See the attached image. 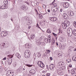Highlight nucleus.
Instances as JSON below:
<instances>
[{
  "label": "nucleus",
  "mask_w": 76,
  "mask_h": 76,
  "mask_svg": "<svg viewBox=\"0 0 76 76\" xmlns=\"http://www.w3.org/2000/svg\"><path fill=\"white\" fill-rule=\"evenodd\" d=\"M38 18H39V19H41L43 18V17H42V14H39L38 16Z\"/></svg>",
  "instance_id": "4be33fe9"
},
{
  "label": "nucleus",
  "mask_w": 76,
  "mask_h": 76,
  "mask_svg": "<svg viewBox=\"0 0 76 76\" xmlns=\"http://www.w3.org/2000/svg\"><path fill=\"white\" fill-rule=\"evenodd\" d=\"M54 6H55L54 7H57V5L56 4V3H55L53 4Z\"/></svg>",
  "instance_id": "49530a36"
},
{
  "label": "nucleus",
  "mask_w": 76,
  "mask_h": 76,
  "mask_svg": "<svg viewBox=\"0 0 76 76\" xmlns=\"http://www.w3.org/2000/svg\"><path fill=\"white\" fill-rule=\"evenodd\" d=\"M28 48H29L30 47H32V45L31 43H28Z\"/></svg>",
  "instance_id": "bb28decb"
},
{
  "label": "nucleus",
  "mask_w": 76,
  "mask_h": 76,
  "mask_svg": "<svg viewBox=\"0 0 76 76\" xmlns=\"http://www.w3.org/2000/svg\"><path fill=\"white\" fill-rule=\"evenodd\" d=\"M43 7L44 9H45V8H46V6L45 5H43Z\"/></svg>",
  "instance_id": "de8ad7c7"
},
{
  "label": "nucleus",
  "mask_w": 76,
  "mask_h": 76,
  "mask_svg": "<svg viewBox=\"0 0 76 76\" xmlns=\"http://www.w3.org/2000/svg\"><path fill=\"white\" fill-rule=\"evenodd\" d=\"M49 19L51 20V21H53L55 22L57 20V18H56L53 17H50L49 18Z\"/></svg>",
  "instance_id": "9b49d317"
},
{
  "label": "nucleus",
  "mask_w": 76,
  "mask_h": 76,
  "mask_svg": "<svg viewBox=\"0 0 76 76\" xmlns=\"http://www.w3.org/2000/svg\"><path fill=\"white\" fill-rule=\"evenodd\" d=\"M69 31L70 32H73V31H72V29L71 28H69L68 29V31Z\"/></svg>",
  "instance_id": "a878e982"
},
{
  "label": "nucleus",
  "mask_w": 76,
  "mask_h": 76,
  "mask_svg": "<svg viewBox=\"0 0 76 76\" xmlns=\"http://www.w3.org/2000/svg\"><path fill=\"white\" fill-rule=\"evenodd\" d=\"M9 47V44L8 43H3L0 44V48L1 49H3V48H7Z\"/></svg>",
  "instance_id": "f03ea898"
},
{
  "label": "nucleus",
  "mask_w": 76,
  "mask_h": 76,
  "mask_svg": "<svg viewBox=\"0 0 76 76\" xmlns=\"http://www.w3.org/2000/svg\"><path fill=\"white\" fill-rule=\"evenodd\" d=\"M57 10H58V7H54L53 10L54 12H56L57 11Z\"/></svg>",
  "instance_id": "f3484780"
},
{
  "label": "nucleus",
  "mask_w": 76,
  "mask_h": 76,
  "mask_svg": "<svg viewBox=\"0 0 76 76\" xmlns=\"http://www.w3.org/2000/svg\"><path fill=\"white\" fill-rule=\"evenodd\" d=\"M46 51L48 52V53H50V52H51V50H46Z\"/></svg>",
  "instance_id": "37998d69"
},
{
  "label": "nucleus",
  "mask_w": 76,
  "mask_h": 76,
  "mask_svg": "<svg viewBox=\"0 0 76 76\" xmlns=\"http://www.w3.org/2000/svg\"><path fill=\"white\" fill-rule=\"evenodd\" d=\"M18 58H20V54L18 53H17L15 55Z\"/></svg>",
  "instance_id": "6ab92c4d"
},
{
  "label": "nucleus",
  "mask_w": 76,
  "mask_h": 76,
  "mask_svg": "<svg viewBox=\"0 0 76 76\" xmlns=\"http://www.w3.org/2000/svg\"><path fill=\"white\" fill-rule=\"evenodd\" d=\"M37 64L40 67H42L43 69L44 68V64L42 62L40 61H38L37 62Z\"/></svg>",
  "instance_id": "423d86ee"
},
{
  "label": "nucleus",
  "mask_w": 76,
  "mask_h": 76,
  "mask_svg": "<svg viewBox=\"0 0 76 76\" xmlns=\"http://www.w3.org/2000/svg\"><path fill=\"white\" fill-rule=\"evenodd\" d=\"M6 60V57H5V58H4L3 59V60Z\"/></svg>",
  "instance_id": "bf43d9fd"
},
{
  "label": "nucleus",
  "mask_w": 76,
  "mask_h": 76,
  "mask_svg": "<svg viewBox=\"0 0 76 76\" xmlns=\"http://www.w3.org/2000/svg\"><path fill=\"white\" fill-rule=\"evenodd\" d=\"M58 31H59V33H60L61 31H60V29H58Z\"/></svg>",
  "instance_id": "774afa93"
},
{
  "label": "nucleus",
  "mask_w": 76,
  "mask_h": 76,
  "mask_svg": "<svg viewBox=\"0 0 76 76\" xmlns=\"http://www.w3.org/2000/svg\"><path fill=\"white\" fill-rule=\"evenodd\" d=\"M5 4V5H7V4H8V3H7V2H6L5 3H4Z\"/></svg>",
  "instance_id": "6e6d98bb"
},
{
  "label": "nucleus",
  "mask_w": 76,
  "mask_h": 76,
  "mask_svg": "<svg viewBox=\"0 0 76 76\" xmlns=\"http://www.w3.org/2000/svg\"><path fill=\"white\" fill-rule=\"evenodd\" d=\"M7 34L8 33L6 31H2L1 33V35L2 37H5L7 35Z\"/></svg>",
  "instance_id": "39448f33"
},
{
  "label": "nucleus",
  "mask_w": 76,
  "mask_h": 76,
  "mask_svg": "<svg viewBox=\"0 0 76 76\" xmlns=\"http://www.w3.org/2000/svg\"><path fill=\"white\" fill-rule=\"evenodd\" d=\"M62 67L63 70H65V69H66V67L65 66H62Z\"/></svg>",
  "instance_id": "a18cd8bd"
},
{
  "label": "nucleus",
  "mask_w": 76,
  "mask_h": 76,
  "mask_svg": "<svg viewBox=\"0 0 76 76\" xmlns=\"http://www.w3.org/2000/svg\"><path fill=\"white\" fill-rule=\"evenodd\" d=\"M54 64H51L49 65V68L50 70H53L54 69Z\"/></svg>",
  "instance_id": "ddd939ff"
},
{
  "label": "nucleus",
  "mask_w": 76,
  "mask_h": 76,
  "mask_svg": "<svg viewBox=\"0 0 76 76\" xmlns=\"http://www.w3.org/2000/svg\"><path fill=\"white\" fill-rule=\"evenodd\" d=\"M38 9H39V10H41V7H38Z\"/></svg>",
  "instance_id": "0e129e2a"
},
{
  "label": "nucleus",
  "mask_w": 76,
  "mask_h": 76,
  "mask_svg": "<svg viewBox=\"0 0 76 76\" xmlns=\"http://www.w3.org/2000/svg\"><path fill=\"white\" fill-rule=\"evenodd\" d=\"M25 47L26 48H28V43H26L25 44Z\"/></svg>",
  "instance_id": "4c0bfd02"
},
{
  "label": "nucleus",
  "mask_w": 76,
  "mask_h": 76,
  "mask_svg": "<svg viewBox=\"0 0 76 76\" xmlns=\"http://www.w3.org/2000/svg\"><path fill=\"white\" fill-rule=\"evenodd\" d=\"M14 74V72L12 71L9 70L7 72V76H13Z\"/></svg>",
  "instance_id": "20e7f679"
},
{
  "label": "nucleus",
  "mask_w": 76,
  "mask_h": 76,
  "mask_svg": "<svg viewBox=\"0 0 76 76\" xmlns=\"http://www.w3.org/2000/svg\"><path fill=\"white\" fill-rule=\"evenodd\" d=\"M45 43H48V42H51V39L45 38Z\"/></svg>",
  "instance_id": "6e6552de"
},
{
  "label": "nucleus",
  "mask_w": 76,
  "mask_h": 76,
  "mask_svg": "<svg viewBox=\"0 0 76 76\" xmlns=\"http://www.w3.org/2000/svg\"><path fill=\"white\" fill-rule=\"evenodd\" d=\"M71 73L72 75L76 73V69L74 68L72 69L71 70Z\"/></svg>",
  "instance_id": "f8f14e48"
},
{
  "label": "nucleus",
  "mask_w": 76,
  "mask_h": 76,
  "mask_svg": "<svg viewBox=\"0 0 76 76\" xmlns=\"http://www.w3.org/2000/svg\"><path fill=\"white\" fill-rule=\"evenodd\" d=\"M12 61V58H10L8 60V62L9 65H10Z\"/></svg>",
  "instance_id": "4468645a"
},
{
  "label": "nucleus",
  "mask_w": 76,
  "mask_h": 76,
  "mask_svg": "<svg viewBox=\"0 0 76 76\" xmlns=\"http://www.w3.org/2000/svg\"><path fill=\"white\" fill-rule=\"evenodd\" d=\"M62 11H63V9H61L60 10V12H62Z\"/></svg>",
  "instance_id": "69168bd1"
},
{
  "label": "nucleus",
  "mask_w": 76,
  "mask_h": 76,
  "mask_svg": "<svg viewBox=\"0 0 76 76\" xmlns=\"http://www.w3.org/2000/svg\"><path fill=\"white\" fill-rule=\"evenodd\" d=\"M63 6L65 8H67L69 6V4L67 2H64Z\"/></svg>",
  "instance_id": "0eeeda50"
},
{
  "label": "nucleus",
  "mask_w": 76,
  "mask_h": 76,
  "mask_svg": "<svg viewBox=\"0 0 76 76\" xmlns=\"http://www.w3.org/2000/svg\"><path fill=\"white\" fill-rule=\"evenodd\" d=\"M20 70V69H18L17 70V72H19Z\"/></svg>",
  "instance_id": "e2e57ef3"
},
{
  "label": "nucleus",
  "mask_w": 76,
  "mask_h": 76,
  "mask_svg": "<svg viewBox=\"0 0 76 76\" xmlns=\"http://www.w3.org/2000/svg\"><path fill=\"white\" fill-rule=\"evenodd\" d=\"M1 9H7V7L5 6V5H4L1 7Z\"/></svg>",
  "instance_id": "aec40b11"
},
{
  "label": "nucleus",
  "mask_w": 76,
  "mask_h": 76,
  "mask_svg": "<svg viewBox=\"0 0 76 76\" xmlns=\"http://www.w3.org/2000/svg\"><path fill=\"white\" fill-rule=\"evenodd\" d=\"M44 52V53H45L46 54H48V53H48V52H47V51H46V52L45 51V52Z\"/></svg>",
  "instance_id": "864d4df0"
},
{
  "label": "nucleus",
  "mask_w": 76,
  "mask_h": 76,
  "mask_svg": "<svg viewBox=\"0 0 76 76\" xmlns=\"http://www.w3.org/2000/svg\"><path fill=\"white\" fill-rule=\"evenodd\" d=\"M44 42H40V45H44Z\"/></svg>",
  "instance_id": "ea45409f"
},
{
  "label": "nucleus",
  "mask_w": 76,
  "mask_h": 76,
  "mask_svg": "<svg viewBox=\"0 0 76 76\" xmlns=\"http://www.w3.org/2000/svg\"><path fill=\"white\" fill-rule=\"evenodd\" d=\"M37 55L38 57H39L41 56V53H40L38 52L37 53Z\"/></svg>",
  "instance_id": "cd10ccee"
},
{
  "label": "nucleus",
  "mask_w": 76,
  "mask_h": 76,
  "mask_svg": "<svg viewBox=\"0 0 76 76\" xmlns=\"http://www.w3.org/2000/svg\"><path fill=\"white\" fill-rule=\"evenodd\" d=\"M28 23H29V25H31V24L32 23V20H28Z\"/></svg>",
  "instance_id": "c756f323"
},
{
  "label": "nucleus",
  "mask_w": 76,
  "mask_h": 76,
  "mask_svg": "<svg viewBox=\"0 0 76 76\" xmlns=\"http://www.w3.org/2000/svg\"><path fill=\"white\" fill-rule=\"evenodd\" d=\"M47 76H50V73H48L46 74Z\"/></svg>",
  "instance_id": "13d9d810"
},
{
  "label": "nucleus",
  "mask_w": 76,
  "mask_h": 76,
  "mask_svg": "<svg viewBox=\"0 0 76 76\" xmlns=\"http://www.w3.org/2000/svg\"><path fill=\"white\" fill-rule=\"evenodd\" d=\"M63 17L65 19H69V16L66 13H64L63 14Z\"/></svg>",
  "instance_id": "9d476101"
},
{
  "label": "nucleus",
  "mask_w": 76,
  "mask_h": 76,
  "mask_svg": "<svg viewBox=\"0 0 76 76\" xmlns=\"http://www.w3.org/2000/svg\"><path fill=\"white\" fill-rule=\"evenodd\" d=\"M43 57L45 56V53H44H44L43 55Z\"/></svg>",
  "instance_id": "052dcab7"
},
{
  "label": "nucleus",
  "mask_w": 76,
  "mask_h": 76,
  "mask_svg": "<svg viewBox=\"0 0 76 76\" xmlns=\"http://www.w3.org/2000/svg\"><path fill=\"white\" fill-rule=\"evenodd\" d=\"M69 25H70V22L67 21H64V23H62V27L63 29H66L67 27L69 26Z\"/></svg>",
  "instance_id": "f257e3e1"
},
{
  "label": "nucleus",
  "mask_w": 76,
  "mask_h": 76,
  "mask_svg": "<svg viewBox=\"0 0 76 76\" xmlns=\"http://www.w3.org/2000/svg\"><path fill=\"white\" fill-rule=\"evenodd\" d=\"M69 67H72V65L71 64H69Z\"/></svg>",
  "instance_id": "4d7b16f0"
},
{
  "label": "nucleus",
  "mask_w": 76,
  "mask_h": 76,
  "mask_svg": "<svg viewBox=\"0 0 76 76\" xmlns=\"http://www.w3.org/2000/svg\"><path fill=\"white\" fill-rule=\"evenodd\" d=\"M36 27L37 28H39V29H40V30H41V28L40 27H39V25H38V23L37 24Z\"/></svg>",
  "instance_id": "7c9ffc66"
},
{
  "label": "nucleus",
  "mask_w": 76,
  "mask_h": 76,
  "mask_svg": "<svg viewBox=\"0 0 76 76\" xmlns=\"http://www.w3.org/2000/svg\"><path fill=\"white\" fill-rule=\"evenodd\" d=\"M50 60H53V58H52V57H50Z\"/></svg>",
  "instance_id": "338daca9"
},
{
  "label": "nucleus",
  "mask_w": 76,
  "mask_h": 76,
  "mask_svg": "<svg viewBox=\"0 0 76 76\" xmlns=\"http://www.w3.org/2000/svg\"><path fill=\"white\" fill-rule=\"evenodd\" d=\"M61 72H60V75H64V73H63V72L62 71H61Z\"/></svg>",
  "instance_id": "a19ab883"
},
{
  "label": "nucleus",
  "mask_w": 76,
  "mask_h": 76,
  "mask_svg": "<svg viewBox=\"0 0 76 76\" xmlns=\"http://www.w3.org/2000/svg\"><path fill=\"white\" fill-rule=\"evenodd\" d=\"M26 66H28V67H32V65H30V64H26Z\"/></svg>",
  "instance_id": "58836bf2"
},
{
  "label": "nucleus",
  "mask_w": 76,
  "mask_h": 76,
  "mask_svg": "<svg viewBox=\"0 0 76 76\" xmlns=\"http://www.w3.org/2000/svg\"><path fill=\"white\" fill-rule=\"evenodd\" d=\"M36 44H37V45H40V42L41 41L39 40V39H37L36 41Z\"/></svg>",
  "instance_id": "2eb2a0df"
},
{
  "label": "nucleus",
  "mask_w": 76,
  "mask_h": 76,
  "mask_svg": "<svg viewBox=\"0 0 76 76\" xmlns=\"http://www.w3.org/2000/svg\"><path fill=\"white\" fill-rule=\"evenodd\" d=\"M51 36L50 35L48 36V39H51Z\"/></svg>",
  "instance_id": "603ef678"
},
{
  "label": "nucleus",
  "mask_w": 76,
  "mask_h": 76,
  "mask_svg": "<svg viewBox=\"0 0 76 76\" xmlns=\"http://www.w3.org/2000/svg\"><path fill=\"white\" fill-rule=\"evenodd\" d=\"M35 37V34H32L30 36V38L31 39H33Z\"/></svg>",
  "instance_id": "5701e85b"
},
{
  "label": "nucleus",
  "mask_w": 76,
  "mask_h": 76,
  "mask_svg": "<svg viewBox=\"0 0 76 76\" xmlns=\"http://www.w3.org/2000/svg\"><path fill=\"white\" fill-rule=\"evenodd\" d=\"M26 19L27 20H28L29 18H28V16H26Z\"/></svg>",
  "instance_id": "3c124183"
},
{
  "label": "nucleus",
  "mask_w": 76,
  "mask_h": 76,
  "mask_svg": "<svg viewBox=\"0 0 76 76\" xmlns=\"http://www.w3.org/2000/svg\"><path fill=\"white\" fill-rule=\"evenodd\" d=\"M47 33H51V31H50V30L49 29H48V30L47 31Z\"/></svg>",
  "instance_id": "f704fd0d"
},
{
  "label": "nucleus",
  "mask_w": 76,
  "mask_h": 76,
  "mask_svg": "<svg viewBox=\"0 0 76 76\" xmlns=\"http://www.w3.org/2000/svg\"><path fill=\"white\" fill-rule=\"evenodd\" d=\"M59 69H60V70H63V68H62V67H60L59 68Z\"/></svg>",
  "instance_id": "680f3d73"
},
{
  "label": "nucleus",
  "mask_w": 76,
  "mask_h": 76,
  "mask_svg": "<svg viewBox=\"0 0 76 76\" xmlns=\"http://www.w3.org/2000/svg\"><path fill=\"white\" fill-rule=\"evenodd\" d=\"M68 34V36L69 37H71L73 35V31H72L71 32H70Z\"/></svg>",
  "instance_id": "393cba45"
},
{
  "label": "nucleus",
  "mask_w": 76,
  "mask_h": 76,
  "mask_svg": "<svg viewBox=\"0 0 76 76\" xmlns=\"http://www.w3.org/2000/svg\"><path fill=\"white\" fill-rule=\"evenodd\" d=\"M74 26L75 28H76V23L75 22H74Z\"/></svg>",
  "instance_id": "c03bdc74"
},
{
  "label": "nucleus",
  "mask_w": 76,
  "mask_h": 76,
  "mask_svg": "<svg viewBox=\"0 0 76 76\" xmlns=\"http://www.w3.org/2000/svg\"><path fill=\"white\" fill-rule=\"evenodd\" d=\"M8 57H10V58H13V55H8L7 56Z\"/></svg>",
  "instance_id": "c9c22d12"
},
{
  "label": "nucleus",
  "mask_w": 76,
  "mask_h": 76,
  "mask_svg": "<svg viewBox=\"0 0 76 76\" xmlns=\"http://www.w3.org/2000/svg\"><path fill=\"white\" fill-rule=\"evenodd\" d=\"M72 32L74 35H75V36H76V29L73 30V31H72Z\"/></svg>",
  "instance_id": "b1692460"
},
{
  "label": "nucleus",
  "mask_w": 76,
  "mask_h": 76,
  "mask_svg": "<svg viewBox=\"0 0 76 76\" xmlns=\"http://www.w3.org/2000/svg\"><path fill=\"white\" fill-rule=\"evenodd\" d=\"M68 14L70 16H73L74 15V12L72 11H69L68 12Z\"/></svg>",
  "instance_id": "1a4fd4ad"
},
{
  "label": "nucleus",
  "mask_w": 76,
  "mask_h": 76,
  "mask_svg": "<svg viewBox=\"0 0 76 76\" xmlns=\"http://www.w3.org/2000/svg\"><path fill=\"white\" fill-rule=\"evenodd\" d=\"M3 71V68L1 66L0 67V72Z\"/></svg>",
  "instance_id": "79ce46f5"
},
{
  "label": "nucleus",
  "mask_w": 76,
  "mask_h": 76,
  "mask_svg": "<svg viewBox=\"0 0 76 76\" xmlns=\"http://www.w3.org/2000/svg\"><path fill=\"white\" fill-rule=\"evenodd\" d=\"M52 44H54L55 43V40L53 39L52 40Z\"/></svg>",
  "instance_id": "473e14b6"
},
{
  "label": "nucleus",
  "mask_w": 76,
  "mask_h": 76,
  "mask_svg": "<svg viewBox=\"0 0 76 76\" xmlns=\"http://www.w3.org/2000/svg\"><path fill=\"white\" fill-rule=\"evenodd\" d=\"M29 72L31 73V75H34L35 73V70L34 69H31L30 71Z\"/></svg>",
  "instance_id": "dca6fc26"
},
{
  "label": "nucleus",
  "mask_w": 76,
  "mask_h": 76,
  "mask_svg": "<svg viewBox=\"0 0 76 76\" xmlns=\"http://www.w3.org/2000/svg\"><path fill=\"white\" fill-rule=\"evenodd\" d=\"M66 61H67V63H70L71 62V59H70V58H67L66 59Z\"/></svg>",
  "instance_id": "a211bd4d"
},
{
  "label": "nucleus",
  "mask_w": 76,
  "mask_h": 76,
  "mask_svg": "<svg viewBox=\"0 0 76 76\" xmlns=\"http://www.w3.org/2000/svg\"><path fill=\"white\" fill-rule=\"evenodd\" d=\"M30 51L29 50H26L25 51V53H24V56L25 58H29V57H30Z\"/></svg>",
  "instance_id": "7ed1b4c3"
},
{
  "label": "nucleus",
  "mask_w": 76,
  "mask_h": 76,
  "mask_svg": "<svg viewBox=\"0 0 76 76\" xmlns=\"http://www.w3.org/2000/svg\"><path fill=\"white\" fill-rule=\"evenodd\" d=\"M73 61H76V55H74L72 58Z\"/></svg>",
  "instance_id": "412c9836"
},
{
  "label": "nucleus",
  "mask_w": 76,
  "mask_h": 76,
  "mask_svg": "<svg viewBox=\"0 0 76 76\" xmlns=\"http://www.w3.org/2000/svg\"><path fill=\"white\" fill-rule=\"evenodd\" d=\"M25 8V5H23L21 6V8L23 10H24V9Z\"/></svg>",
  "instance_id": "e433bc0d"
},
{
  "label": "nucleus",
  "mask_w": 76,
  "mask_h": 76,
  "mask_svg": "<svg viewBox=\"0 0 76 76\" xmlns=\"http://www.w3.org/2000/svg\"><path fill=\"white\" fill-rule=\"evenodd\" d=\"M61 71L60 70H59V69L57 71V72L60 75V74L61 72Z\"/></svg>",
  "instance_id": "c85d7f7f"
},
{
  "label": "nucleus",
  "mask_w": 76,
  "mask_h": 76,
  "mask_svg": "<svg viewBox=\"0 0 76 76\" xmlns=\"http://www.w3.org/2000/svg\"><path fill=\"white\" fill-rule=\"evenodd\" d=\"M46 69L47 70H49V68H48V65H46Z\"/></svg>",
  "instance_id": "09e8293b"
},
{
  "label": "nucleus",
  "mask_w": 76,
  "mask_h": 76,
  "mask_svg": "<svg viewBox=\"0 0 76 76\" xmlns=\"http://www.w3.org/2000/svg\"><path fill=\"white\" fill-rule=\"evenodd\" d=\"M4 18H7V14H5L3 16Z\"/></svg>",
  "instance_id": "72a5a7b5"
},
{
  "label": "nucleus",
  "mask_w": 76,
  "mask_h": 76,
  "mask_svg": "<svg viewBox=\"0 0 76 76\" xmlns=\"http://www.w3.org/2000/svg\"><path fill=\"white\" fill-rule=\"evenodd\" d=\"M60 62H59L58 64V65H59V66H61V64H60Z\"/></svg>",
  "instance_id": "5fc2aeb1"
},
{
  "label": "nucleus",
  "mask_w": 76,
  "mask_h": 76,
  "mask_svg": "<svg viewBox=\"0 0 76 76\" xmlns=\"http://www.w3.org/2000/svg\"><path fill=\"white\" fill-rule=\"evenodd\" d=\"M60 64H61V66H63L64 64V63L63 62H60Z\"/></svg>",
  "instance_id": "2f4dec72"
},
{
  "label": "nucleus",
  "mask_w": 76,
  "mask_h": 76,
  "mask_svg": "<svg viewBox=\"0 0 76 76\" xmlns=\"http://www.w3.org/2000/svg\"><path fill=\"white\" fill-rule=\"evenodd\" d=\"M52 34H53L55 37H56V36H57V34H55V33H53Z\"/></svg>",
  "instance_id": "8fccbe9b"
}]
</instances>
